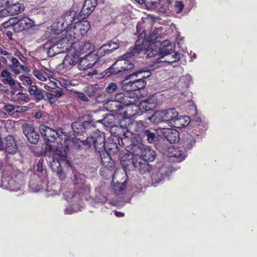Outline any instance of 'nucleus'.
<instances>
[{
  "label": "nucleus",
  "mask_w": 257,
  "mask_h": 257,
  "mask_svg": "<svg viewBox=\"0 0 257 257\" xmlns=\"http://www.w3.org/2000/svg\"><path fill=\"white\" fill-rule=\"evenodd\" d=\"M74 147L76 149H89L93 146L96 152L104 150L105 147V138L104 133L96 130L93 132L86 140L81 141L80 139L73 140Z\"/></svg>",
  "instance_id": "obj_3"
},
{
  "label": "nucleus",
  "mask_w": 257,
  "mask_h": 257,
  "mask_svg": "<svg viewBox=\"0 0 257 257\" xmlns=\"http://www.w3.org/2000/svg\"><path fill=\"white\" fill-rule=\"evenodd\" d=\"M97 5V0H85L80 14L83 18L89 16Z\"/></svg>",
  "instance_id": "obj_22"
},
{
  "label": "nucleus",
  "mask_w": 257,
  "mask_h": 257,
  "mask_svg": "<svg viewBox=\"0 0 257 257\" xmlns=\"http://www.w3.org/2000/svg\"><path fill=\"white\" fill-rule=\"evenodd\" d=\"M121 89L126 93H128L129 95H132L133 97L135 95L138 96V94L136 92L137 90L132 81H130L127 82H124L123 81L122 83Z\"/></svg>",
  "instance_id": "obj_28"
},
{
  "label": "nucleus",
  "mask_w": 257,
  "mask_h": 257,
  "mask_svg": "<svg viewBox=\"0 0 257 257\" xmlns=\"http://www.w3.org/2000/svg\"><path fill=\"white\" fill-rule=\"evenodd\" d=\"M139 105L141 111L147 112L156 108L157 106V100L154 97H149L145 100L141 101Z\"/></svg>",
  "instance_id": "obj_16"
},
{
  "label": "nucleus",
  "mask_w": 257,
  "mask_h": 257,
  "mask_svg": "<svg viewBox=\"0 0 257 257\" xmlns=\"http://www.w3.org/2000/svg\"><path fill=\"white\" fill-rule=\"evenodd\" d=\"M142 49H131L122 55L118 57L121 60H123V63L122 65L123 68H127V71L134 68V64L131 61L134 58L136 54H139L140 51Z\"/></svg>",
  "instance_id": "obj_10"
},
{
  "label": "nucleus",
  "mask_w": 257,
  "mask_h": 257,
  "mask_svg": "<svg viewBox=\"0 0 257 257\" xmlns=\"http://www.w3.org/2000/svg\"><path fill=\"white\" fill-rule=\"evenodd\" d=\"M39 129L41 135L44 137L46 142L51 143L56 142L57 144H59V141H61L63 143L65 135H60L58 131L45 124L40 125Z\"/></svg>",
  "instance_id": "obj_7"
},
{
  "label": "nucleus",
  "mask_w": 257,
  "mask_h": 257,
  "mask_svg": "<svg viewBox=\"0 0 257 257\" xmlns=\"http://www.w3.org/2000/svg\"><path fill=\"white\" fill-rule=\"evenodd\" d=\"M7 58L10 61H11L12 63L11 65V66L13 67V71L14 72V73H15L16 74H20V70L19 68V67L20 66L21 64L19 60L16 58H14L11 56H8Z\"/></svg>",
  "instance_id": "obj_38"
},
{
  "label": "nucleus",
  "mask_w": 257,
  "mask_h": 257,
  "mask_svg": "<svg viewBox=\"0 0 257 257\" xmlns=\"http://www.w3.org/2000/svg\"><path fill=\"white\" fill-rule=\"evenodd\" d=\"M134 99L132 95H129L128 93L120 92L116 94L114 97V99L124 107L125 105H127L132 103V100Z\"/></svg>",
  "instance_id": "obj_24"
},
{
  "label": "nucleus",
  "mask_w": 257,
  "mask_h": 257,
  "mask_svg": "<svg viewBox=\"0 0 257 257\" xmlns=\"http://www.w3.org/2000/svg\"><path fill=\"white\" fill-rule=\"evenodd\" d=\"M84 127L85 128V132H87V130L89 128L94 127V122L91 121H85L83 122Z\"/></svg>",
  "instance_id": "obj_58"
},
{
  "label": "nucleus",
  "mask_w": 257,
  "mask_h": 257,
  "mask_svg": "<svg viewBox=\"0 0 257 257\" xmlns=\"http://www.w3.org/2000/svg\"><path fill=\"white\" fill-rule=\"evenodd\" d=\"M68 142L67 136L64 135L63 143L60 141L59 144L54 146L51 145L50 142H46L42 148V153L45 156H52V160L50 161V167L60 180H63L66 178V174L63 171L61 166L63 164L69 163L67 160V153L69 150Z\"/></svg>",
  "instance_id": "obj_1"
},
{
  "label": "nucleus",
  "mask_w": 257,
  "mask_h": 257,
  "mask_svg": "<svg viewBox=\"0 0 257 257\" xmlns=\"http://www.w3.org/2000/svg\"><path fill=\"white\" fill-rule=\"evenodd\" d=\"M127 179V172L122 169H117L113 174L112 182L124 186L126 183Z\"/></svg>",
  "instance_id": "obj_19"
},
{
  "label": "nucleus",
  "mask_w": 257,
  "mask_h": 257,
  "mask_svg": "<svg viewBox=\"0 0 257 257\" xmlns=\"http://www.w3.org/2000/svg\"><path fill=\"white\" fill-rule=\"evenodd\" d=\"M123 60L118 59L116 60L111 66L103 72L101 75L102 78H107L110 76L116 75L120 72L127 71V68H123Z\"/></svg>",
  "instance_id": "obj_9"
},
{
  "label": "nucleus",
  "mask_w": 257,
  "mask_h": 257,
  "mask_svg": "<svg viewBox=\"0 0 257 257\" xmlns=\"http://www.w3.org/2000/svg\"><path fill=\"white\" fill-rule=\"evenodd\" d=\"M165 51H162L160 54V57H157L156 60V63H159L161 62L166 63H173L179 59L180 54L177 52H173L175 49H165Z\"/></svg>",
  "instance_id": "obj_8"
},
{
  "label": "nucleus",
  "mask_w": 257,
  "mask_h": 257,
  "mask_svg": "<svg viewBox=\"0 0 257 257\" xmlns=\"http://www.w3.org/2000/svg\"><path fill=\"white\" fill-rule=\"evenodd\" d=\"M146 36V34L145 33L142 32L140 34L139 37V40L137 42V43L136 45H138V46H140V43H141L142 44L144 42V38Z\"/></svg>",
  "instance_id": "obj_64"
},
{
  "label": "nucleus",
  "mask_w": 257,
  "mask_h": 257,
  "mask_svg": "<svg viewBox=\"0 0 257 257\" xmlns=\"http://www.w3.org/2000/svg\"><path fill=\"white\" fill-rule=\"evenodd\" d=\"M103 47H112V48H119L120 47L119 44L116 41H109L106 44L102 45L100 48H102Z\"/></svg>",
  "instance_id": "obj_54"
},
{
  "label": "nucleus",
  "mask_w": 257,
  "mask_h": 257,
  "mask_svg": "<svg viewBox=\"0 0 257 257\" xmlns=\"http://www.w3.org/2000/svg\"><path fill=\"white\" fill-rule=\"evenodd\" d=\"M1 76L3 78L2 82L5 84L9 85H14L15 84V81L12 78L11 73L7 70H4L1 73Z\"/></svg>",
  "instance_id": "obj_33"
},
{
  "label": "nucleus",
  "mask_w": 257,
  "mask_h": 257,
  "mask_svg": "<svg viewBox=\"0 0 257 257\" xmlns=\"http://www.w3.org/2000/svg\"><path fill=\"white\" fill-rule=\"evenodd\" d=\"M160 0H145L144 3L148 9H154L159 4Z\"/></svg>",
  "instance_id": "obj_46"
},
{
  "label": "nucleus",
  "mask_w": 257,
  "mask_h": 257,
  "mask_svg": "<svg viewBox=\"0 0 257 257\" xmlns=\"http://www.w3.org/2000/svg\"><path fill=\"white\" fill-rule=\"evenodd\" d=\"M132 125L134 127V131L138 134H141V136L144 134L145 131L147 130L143 121H136Z\"/></svg>",
  "instance_id": "obj_39"
},
{
  "label": "nucleus",
  "mask_w": 257,
  "mask_h": 257,
  "mask_svg": "<svg viewBox=\"0 0 257 257\" xmlns=\"http://www.w3.org/2000/svg\"><path fill=\"white\" fill-rule=\"evenodd\" d=\"M76 13L73 11L66 12L63 16V22L54 24L52 26L53 32L55 34H58L62 31L68 29L72 25L73 22L76 20Z\"/></svg>",
  "instance_id": "obj_6"
},
{
  "label": "nucleus",
  "mask_w": 257,
  "mask_h": 257,
  "mask_svg": "<svg viewBox=\"0 0 257 257\" xmlns=\"http://www.w3.org/2000/svg\"><path fill=\"white\" fill-rule=\"evenodd\" d=\"M64 80H63V82H64ZM54 84L56 87L60 89L61 90H62L63 87H64L65 88H66V86H65L66 85L65 83L63 84V82H62L60 81H59L58 80H56V81L54 82Z\"/></svg>",
  "instance_id": "obj_59"
},
{
  "label": "nucleus",
  "mask_w": 257,
  "mask_h": 257,
  "mask_svg": "<svg viewBox=\"0 0 257 257\" xmlns=\"http://www.w3.org/2000/svg\"><path fill=\"white\" fill-rule=\"evenodd\" d=\"M178 115V112L176 109L172 108L156 111L150 117V119L156 124L163 122H167L171 126L173 120Z\"/></svg>",
  "instance_id": "obj_5"
},
{
  "label": "nucleus",
  "mask_w": 257,
  "mask_h": 257,
  "mask_svg": "<svg viewBox=\"0 0 257 257\" xmlns=\"http://www.w3.org/2000/svg\"><path fill=\"white\" fill-rule=\"evenodd\" d=\"M71 127L74 136L81 135L85 133L83 122L81 123L79 121H74L72 123Z\"/></svg>",
  "instance_id": "obj_34"
},
{
  "label": "nucleus",
  "mask_w": 257,
  "mask_h": 257,
  "mask_svg": "<svg viewBox=\"0 0 257 257\" xmlns=\"http://www.w3.org/2000/svg\"><path fill=\"white\" fill-rule=\"evenodd\" d=\"M47 50V54L49 57H54L57 55H60L62 54H64L67 52V51H54V49H45Z\"/></svg>",
  "instance_id": "obj_50"
},
{
  "label": "nucleus",
  "mask_w": 257,
  "mask_h": 257,
  "mask_svg": "<svg viewBox=\"0 0 257 257\" xmlns=\"http://www.w3.org/2000/svg\"><path fill=\"white\" fill-rule=\"evenodd\" d=\"M162 49H142L140 51H143V50H145L144 52V54L146 55L147 58H151L152 57H155L158 56L160 57V54L162 51Z\"/></svg>",
  "instance_id": "obj_41"
},
{
  "label": "nucleus",
  "mask_w": 257,
  "mask_h": 257,
  "mask_svg": "<svg viewBox=\"0 0 257 257\" xmlns=\"http://www.w3.org/2000/svg\"><path fill=\"white\" fill-rule=\"evenodd\" d=\"M74 50L75 51L72 53H70V54H68L69 52L67 53L63 59V64L64 65L67 66V64L74 65L77 63H78L80 58L79 53L82 49Z\"/></svg>",
  "instance_id": "obj_17"
},
{
  "label": "nucleus",
  "mask_w": 257,
  "mask_h": 257,
  "mask_svg": "<svg viewBox=\"0 0 257 257\" xmlns=\"http://www.w3.org/2000/svg\"><path fill=\"white\" fill-rule=\"evenodd\" d=\"M75 93L80 100L84 102H88L89 101V98L84 91H75Z\"/></svg>",
  "instance_id": "obj_48"
},
{
  "label": "nucleus",
  "mask_w": 257,
  "mask_h": 257,
  "mask_svg": "<svg viewBox=\"0 0 257 257\" xmlns=\"http://www.w3.org/2000/svg\"><path fill=\"white\" fill-rule=\"evenodd\" d=\"M18 95H20V96L17 97V101L18 102L24 101L25 102H28L30 100L28 96L22 92H19Z\"/></svg>",
  "instance_id": "obj_56"
},
{
  "label": "nucleus",
  "mask_w": 257,
  "mask_h": 257,
  "mask_svg": "<svg viewBox=\"0 0 257 257\" xmlns=\"http://www.w3.org/2000/svg\"><path fill=\"white\" fill-rule=\"evenodd\" d=\"M135 164L134 169L140 173H150L151 168V166L148 162L143 161V159H141V158H140V159L138 158L137 159Z\"/></svg>",
  "instance_id": "obj_23"
},
{
  "label": "nucleus",
  "mask_w": 257,
  "mask_h": 257,
  "mask_svg": "<svg viewBox=\"0 0 257 257\" xmlns=\"http://www.w3.org/2000/svg\"><path fill=\"white\" fill-rule=\"evenodd\" d=\"M156 30H155L151 33L150 36L147 37V40L148 42L153 43L157 38Z\"/></svg>",
  "instance_id": "obj_63"
},
{
  "label": "nucleus",
  "mask_w": 257,
  "mask_h": 257,
  "mask_svg": "<svg viewBox=\"0 0 257 257\" xmlns=\"http://www.w3.org/2000/svg\"><path fill=\"white\" fill-rule=\"evenodd\" d=\"M168 152L170 157H174L179 162L184 160L186 157L185 150L183 151L180 147H169Z\"/></svg>",
  "instance_id": "obj_21"
},
{
  "label": "nucleus",
  "mask_w": 257,
  "mask_h": 257,
  "mask_svg": "<svg viewBox=\"0 0 257 257\" xmlns=\"http://www.w3.org/2000/svg\"><path fill=\"white\" fill-rule=\"evenodd\" d=\"M97 94L94 97L95 98V101L98 103H102L105 101V94L103 91V90L100 87L99 88V90L97 92Z\"/></svg>",
  "instance_id": "obj_42"
},
{
  "label": "nucleus",
  "mask_w": 257,
  "mask_h": 257,
  "mask_svg": "<svg viewBox=\"0 0 257 257\" xmlns=\"http://www.w3.org/2000/svg\"><path fill=\"white\" fill-rule=\"evenodd\" d=\"M34 25L33 21L27 17H24L20 19L17 18L14 24V30L16 32H20L32 28Z\"/></svg>",
  "instance_id": "obj_11"
},
{
  "label": "nucleus",
  "mask_w": 257,
  "mask_h": 257,
  "mask_svg": "<svg viewBox=\"0 0 257 257\" xmlns=\"http://www.w3.org/2000/svg\"><path fill=\"white\" fill-rule=\"evenodd\" d=\"M100 87L97 84L88 85L83 89L84 93L89 98H93L97 93Z\"/></svg>",
  "instance_id": "obj_30"
},
{
  "label": "nucleus",
  "mask_w": 257,
  "mask_h": 257,
  "mask_svg": "<svg viewBox=\"0 0 257 257\" xmlns=\"http://www.w3.org/2000/svg\"><path fill=\"white\" fill-rule=\"evenodd\" d=\"M124 109L125 110L122 111V115L124 118H130L138 113V110H140L139 105H137L136 99H133L131 104L125 105Z\"/></svg>",
  "instance_id": "obj_18"
},
{
  "label": "nucleus",
  "mask_w": 257,
  "mask_h": 257,
  "mask_svg": "<svg viewBox=\"0 0 257 257\" xmlns=\"http://www.w3.org/2000/svg\"><path fill=\"white\" fill-rule=\"evenodd\" d=\"M17 20V18H11L7 22L3 23L2 25V27L4 28H7L9 27L10 26H13L14 27V24L15 23V21Z\"/></svg>",
  "instance_id": "obj_55"
},
{
  "label": "nucleus",
  "mask_w": 257,
  "mask_h": 257,
  "mask_svg": "<svg viewBox=\"0 0 257 257\" xmlns=\"http://www.w3.org/2000/svg\"><path fill=\"white\" fill-rule=\"evenodd\" d=\"M94 54L89 53L80 57L78 64V67L79 70H85L92 68L96 63V59L94 58Z\"/></svg>",
  "instance_id": "obj_12"
},
{
  "label": "nucleus",
  "mask_w": 257,
  "mask_h": 257,
  "mask_svg": "<svg viewBox=\"0 0 257 257\" xmlns=\"http://www.w3.org/2000/svg\"><path fill=\"white\" fill-rule=\"evenodd\" d=\"M162 134L171 144L176 143L180 140L179 133L175 129L171 128H165L163 131Z\"/></svg>",
  "instance_id": "obj_20"
},
{
  "label": "nucleus",
  "mask_w": 257,
  "mask_h": 257,
  "mask_svg": "<svg viewBox=\"0 0 257 257\" xmlns=\"http://www.w3.org/2000/svg\"><path fill=\"white\" fill-rule=\"evenodd\" d=\"M28 91L36 102H39L45 99L44 97L45 90L40 88L35 84L30 86L28 89Z\"/></svg>",
  "instance_id": "obj_15"
},
{
  "label": "nucleus",
  "mask_w": 257,
  "mask_h": 257,
  "mask_svg": "<svg viewBox=\"0 0 257 257\" xmlns=\"http://www.w3.org/2000/svg\"><path fill=\"white\" fill-rule=\"evenodd\" d=\"M196 141L192 136H188L182 141V146L185 152L191 149L195 146Z\"/></svg>",
  "instance_id": "obj_29"
},
{
  "label": "nucleus",
  "mask_w": 257,
  "mask_h": 257,
  "mask_svg": "<svg viewBox=\"0 0 257 257\" xmlns=\"http://www.w3.org/2000/svg\"><path fill=\"white\" fill-rule=\"evenodd\" d=\"M113 116L111 115H107L104 117L102 120H99V122L103 123L105 126L110 127L112 126L113 124Z\"/></svg>",
  "instance_id": "obj_43"
},
{
  "label": "nucleus",
  "mask_w": 257,
  "mask_h": 257,
  "mask_svg": "<svg viewBox=\"0 0 257 257\" xmlns=\"http://www.w3.org/2000/svg\"><path fill=\"white\" fill-rule=\"evenodd\" d=\"M20 80L22 82V83L24 85H32V81L31 79L26 75H21L19 77Z\"/></svg>",
  "instance_id": "obj_49"
},
{
  "label": "nucleus",
  "mask_w": 257,
  "mask_h": 257,
  "mask_svg": "<svg viewBox=\"0 0 257 257\" xmlns=\"http://www.w3.org/2000/svg\"><path fill=\"white\" fill-rule=\"evenodd\" d=\"M90 27L89 23L86 21L77 22L74 24V29L77 30L79 31L80 38L86 34Z\"/></svg>",
  "instance_id": "obj_26"
},
{
  "label": "nucleus",
  "mask_w": 257,
  "mask_h": 257,
  "mask_svg": "<svg viewBox=\"0 0 257 257\" xmlns=\"http://www.w3.org/2000/svg\"><path fill=\"white\" fill-rule=\"evenodd\" d=\"M185 117L184 116H177L176 118L173 120L171 126L179 128L187 126L189 123L185 120Z\"/></svg>",
  "instance_id": "obj_32"
},
{
  "label": "nucleus",
  "mask_w": 257,
  "mask_h": 257,
  "mask_svg": "<svg viewBox=\"0 0 257 257\" xmlns=\"http://www.w3.org/2000/svg\"><path fill=\"white\" fill-rule=\"evenodd\" d=\"M9 9L7 7L6 9H2L0 11V17L4 18L8 16H11L10 15V12H9Z\"/></svg>",
  "instance_id": "obj_57"
},
{
  "label": "nucleus",
  "mask_w": 257,
  "mask_h": 257,
  "mask_svg": "<svg viewBox=\"0 0 257 257\" xmlns=\"http://www.w3.org/2000/svg\"><path fill=\"white\" fill-rule=\"evenodd\" d=\"M43 163H44V159L42 158H41L37 164V170L38 172H42L44 170L43 168Z\"/></svg>",
  "instance_id": "obj_62"
},
{
  "label": "nucleus",
  "mask_w": 257,
  "mask_h": 257,
  "mask_svg": "<svg viewBox=\"0 0 257 257\" xmlns=\"http://www.w3.org/2000/svg\"><path fill=\"white\" fill-rule=\"evenodd\" d=\"M45 101H47L50 104H54L57 100V99L51 93L45 91Z\"/></svg>",
  "instance_id": "obj_47"
},
{
  "label": "nucleus",
  "mask_w": 257,
  "mask_h": 257,
  "mask_svg": "<svg viewBox=\"0 0 257 257\" xmlns=\"http://www.w3.org/2000/svg\"><path fill=\"white\" fill-rule=\"evenodd\" d=\"M97 152L99 154L102 165L106 167L109 163L111 158L107 152L106 148L104 150L97 151Z\"/></svg>",
  "instance_id": "obj_35"
},
{
  "label": "nucleus",
  "mask_w": 257,
  "mask_h": 257,
  "mask_svg": "<svg viewBox=\"0 0 257 257\" xmlns=\"http://www.w3.org/2000/svg\"><path fill=\"white\" fill-rule=\"evenodd\" d=\"M130 155H125L121 157L120 163L122 167L123 170L127 172L133 169L136 163L137 157L134 156L132 153Z\"/></svg>",
  "instance_id": "obj_14"
},
{
  "label": "nucleus",
  "mask_w": 257,
  "mask_h": 257,
  "mask_svg": "<svg viewBox=\"0 0 257 257\" xmlns=\"http://www.w3.org/2000/svg\"><path fill=\"white\" fill-rule=\"evenodd\" d=\"M11 16L17 15L24 12L25 7L22 4L15 3L10 6H8Z\"/></svg>",
  "instance_id": "obj_31"
},
{
  "label": "nucleus",
  "mask_w": 257,
  "mask_h": 257,
  "mask_svg": "<svg viewBox=\"0 0 257 257\" xmlns=\"http://www.w3.org/2000/svg\"><path fill=\"white\" fill-rule=\"evenodd\" d=\"M33 74L35 77L41 81H46V77L44 76L43 73L38 69H35L33 71Z\"/></svg>",
  "instance_id": "obj_51"
},
{
  "label": "nucleus",
  "mask_w": 257,
  "mask_h": 257,
  "mask_svg": "<svg viewBox=\"0 0 257 257\" xmlns=\"http://www.w3.org/2000/svg\"><path fill=\"white\" fill-rule=\"evenodd\" d=\"M114 49H93L89 53L94 54L93 57L96 59V63L99 58L105 55V53H110Z\"/></svg>",
  "instance_id": "obj_36"
},
{
  "label": "nucleus",
  "mask_w": 257,
  "mask_h": 257,
  "mask_svg": "<svg viewBox=\"0 0 257 257\" xmlns=\"http://www.w3.org/2000/svg\"><path fill=\"white\" fill-rule=\"evenodd\" d=\"M128 138H124L121 139V144L125 147L126 150L130 153H132L140 159H143L146 162H153L156 157V152L152 149L146 147L138 140H131L129 145H125V143L128 142Z\"/></svg>",
  "instance_id": "obj_2"
},
{
  "label": "nucleus",
  "mask_w": 257,
  "mask_h": 257,
  "mask_svg": "<svg viewBox=\"0 0 257 257\" xmlns=\"http://www.w3.org/2000/svg\"><path fill=\"white\" fill-rule=\"evenodd\" d=\"M117 88V86L116 83L111 82L108 84V85L106 87L105 91L106 92L108 93H112L116 90Z\"/></svg>",
  "instance_id": "obj_52"
},
{
  "label": "nucleus",
  "mask_w": 257,
  "mask_h": 257,
  "mask_svg": "<svg viewBox=\"0 0 257 257\" xmlns=\"http://www.w3.org/2000/svg\"><path fill=\"white\" fill-rule=\"evenodd\" d=\"M72 180L75 185H82L85 182V180L81 177L79 174H75L72 178Z\"/></svg>",
  "instance_id": "obj_44"
},
{
  "label": "nucleus",
  "mask_w": 257,
  "mask_h": 257,
  "mask_svg": "<svg viewBox=\"0 0 257 257\" xmlns=\"http://www.w3.org/2000/svg\"><path fill=\"white\" fill-rule=\"evenodd\" d=\"M175 8L177 11V13H180L184 8V4L183 2L181 1L177 2L175 5Z\"/></svg>",
  "instance_id": "obj_61"
},
{
  "label": "nucleus",
  "mask_w": 257,
  "mask_h": 257,
  "mask_svg": "<svg viewBox=\"0 0 257 257\" xmlns=\"http://www.w3.org/2000/svg\"><path fill=\"white\" fill-rule=\"evenodd\" d=\"M147 77L142 76V78L133 81L137 91L143 89L146 86L147 83L145 79Z\"/></svg>",
  "instance_id": "obj_40"
},
{
  "label": "nucleus",
  "mask_w": 257,
  "mask_h": 257,
  "mask_svg": "<svg viewBox=\"0 0 257 257\" xmlns=\"http://www.w3.org/2000/svg\"><path fill=\"white\" fill-rule=\"evenodd\" d=\"M67 29L65 38L60 39L56 37H53L43 44V48H52L56 46L57 48H62L66 47L65 43L68 45L75 44L80 39L79 33L74 32V26Z\"/></svg>",
  "instance_id": "obj_4"
},
{
  "label": "nucleus",
  "mask_w": 257,
  "mask_h": 257,
  "mask_svg": "<svg viewBox=\"0 0 257 257\" xmlns=\"http://www.w3.org/2000/svg\"><path fill=\"white\" fill-rule=\"evenodd\" d=\"M53 96L57 99L60 98L63 95V92L61 90L55 89L54 88V91H52L51 93Z\"/></svg>",
  "instance_id": "obj_60"
},
{
  "label": "nucleus",
  "mask_w": 257,
  "mask_h": 257,
  "mask_svg": "<svg viewBox=\"0 0 257 257\" xmlns=\"http://www.w3.org/2000/svg\"><path fill=\"white\" fill-rule=\"evenodd\" d=\"M16 107L11 104H8L6 105L4 107L3 109L8 112L9 114H12L15 112Z\"/></svg>",
  "instance_id": "obj_53"
},
{
  "label": "nucleus",
  "mask_w": 257,
  "mask_h": 257,
  "mask_svg": "<svg viewBox=\"0 0 257 257\" xmlns=\"http://www.w3.org/2000/svg\"><path fill=\"white\" fill-rule=\"evenodd\" d=\"M23 131L28 140L33 144H36L39 140V134L35 128L30 124H26L23 127Z\"/></svg>",
  "instance_id": "obj_13"
},
{
  "label": "nucleus",
  "mask_w": 257,
  "mask_h": 257,
  "mask_svg": "<svg viewBox=\"0 0 257 257\" xmlns=\"http://www.w3.org/2000/svg\"><path fill=\"white\" fill-rule=\"evenodd\" d=\"M142 137L144 139H146L149 143H153L157 140L156 133L151 131L149 129H147L145 131Z\"/></svg>",
  "instance_id": "obj_37"
},
{
  "label": "nucleus",
  "mask_w": 257,
  "mask_h": 257,
  "mask_svg": "<svg viewBox=\"0 0 257 257\" xmlns=\"http://www.w3.org/2000/svg\"><path fill=\"white\" fill-rule=\"evenodd\" d=\"M155 47L158 48H165L169 47L170 45V42L168 40H165L163 41H156L155 42Z\"/></svg>",
  "instance_id": "obj_45"
},
{
  "label": "nucleus",
  "mask_w": 257,
  "mask_h": 257,
  "mask_svg": "<svg viewBox=\"0 0 257 257\" xmlns=\"http://www.w3.org/2000/svg\"><path fill=\"white\" fill-rule=\"evenodd\" d=\"M107 107L108 110L115 114L122 115V112L124 109V107L119 102H117L115 99L110 101L107 103Z\"/></svg>",
  "instance_id": "obj_27"
},
{
  "label": "nucleus",
  "mask_w": 257,
  "mask_h": 257,
  "mask_svg": "<svg viewBox=\"0 0 257 257\" xmlns=\"http://www.w3.org/2000/svg\"><path fill=\"white\" fill-rule=\"evenodd\" d=\"M5 150L6 152L11 154H14L17 152V145L13 136H8L6 137Z\"/></svg>",
  "instance_id": "obj_25"
}]
</instances>
